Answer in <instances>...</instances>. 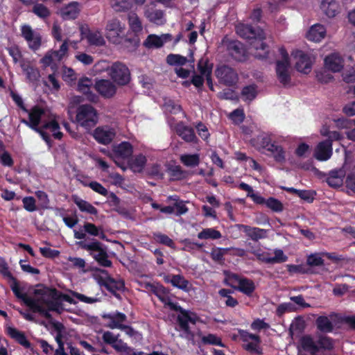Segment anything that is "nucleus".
Returning a JSON list of instances; mask_svg holds the SVG:
<instances>
[{
	"label": "nucleus",
	"mask_w": 355,
	"mask_h": 355,
	"mask_svg": "<svg viewBox=\"0 0 355 355\" xmlns=\"http://www.w3.org/2000/svg\"><path fill=\"white\" fill-rule=\"evenodd\" d=\"M6 334L20 345L26 349L31 347V343L27 339L24 331H19L15 327L8 326L6 328Z\"/></svg>",
	"instance_id": "nucleus-26"
},
{
	"label": "nucleus",
	"mask_w": 355,
	"mask_h": 355,
	"mask_svg": "<svg viewBox=\"0 0 355 355\" xmlns=\"http://www.w3.org/2000/svg\"><path fill=\"white\" fill-rule=\"evenodd\" d=\"M153 293L165 306L180 313L176 318L175 327V329L180 332L179 336L188 341H193L195 334L191 331L189 323L196 324L199 320L200 318L196 313L183 309L177 302H172L168 296L169 291L162 285L153 290Z\"/></svg>",
	"instance_id": "nucleus-2"
},
{
	"label": "nucleus",
	"mask_w": 355,
	"mask_h": 355,
	"mask_svg": "<svg viewBox=\"0 0 355 355\" xmlns=\"http://www.w3.org/2000/svg\"><path fill=\"white\" fill-rule=\"evenodd\" d=\"M164 112L176 114L181 111L180 105L175 103L172 100H166L163 105Z\"/></svg>",
	"instance_id": "nucleus-60"
},
{
	"label": "nucleus",
	"mask_w": 355,
	"mask_h": 355,
	"mask_svg": "<svg viewBox=\"0 0 355 355\" xmlns=\"http://www.w3.org/2000/svg\"><path fill=\"white\" fill-rule=\"evenodd\" d=\"M60 12L64 20L74 19L77 18L80 12V4L76 1L71 2L63 7Z\"/></svg>",
	"instance_id": "nucleus-29"
},
{
	"label": "nucleus",
	"mask_w": 355,
	"mask_h": 355,
	"mask_svg": "<svg viewBox=\"0 0 355 355\" xmlns=\"http://www.w3.org/2000/svg\"><path fill=\"white\" fill-rule=\"evenodd\" d=\"M320 133L322 136L327 137L326 140H331V141H338L341 139L340 134L337 131H329L327 128L323 127Z\"/></svg>",
	"instance_id": "nucleus-62"
},
{
	"label": "nucleus",
	"mask_w": 355,
	"mask_h": 355,
	"mask_svg": "<svg viewBox=\"0 0 355 355\" xmlns=\"http://www.w3.org/2000/svg\"><path fill=\"white\" fill-rule=\"evenodd\" d=\"M236 31L241 37L252 40L250 50L255 58L264 59L268 57V46L263 42L265 34L262 29H254L250 25L239 24L236 26Z\"/></svg>",
	"instance_id": "nucleus-3"
},
{
	"label": "nucleus",
	"mask_w": 355,
	"mask_h": 355,
	"mask_svg": "<svg viewBox=\"0 0 355 355\" xmlns=\"http://www.w3.org/2000/svg\"><path fill=\"white\" fill-rule=\"evenodd\" d=\"M301 345L302 348L306 351H309L312 354H315L319 352V347L315 343L313 338L309 336H305L301 339Z\"/></svg>",
	"instance_id": "nucleus-46"
},
{
	"label": "nucleus",
	"mask_w": 355,
	"mask_h": 355,
	"mask_svg": "<svg viewBox=\"0 0 355 355\" xmlns=\"http://www.w3.org/2000/svg\"><path fill=\"white\" fill-rule=\"evenodd\" d=\"M133 153V148L130 143L123 141L119 145L114 146L113 149V156L115 159H128Z\"/></svg>",
	"instance_id": "nucleus-27"
},
{
	"label": "nucleus",
	"mask_w": 355,
	"mask_h": 355,
	"mask_svg": "<svg viewBox=\"0 0 355 355\" xmlns=\"http://www.w3.org/2000/svg\"><path fill=\"white\" fill-rule=\"evenodd\" d=\"M144 15L150 23L157 26H162L166 22L164 11L157 8L156 3L154 2L144 6Z\"/></svg>",
	"instance_id": "nucleus-11"
},
{
	"label": "nucleus",
	"mask_w": 355,
	"mask_h": 355,
	"mask_svg": "<svg viewBox=\"0 0 355 355\" xmlns=\"http://www.w3.org/2000/svg\"><path fill=\"white\" fill-rule=\"evenodd\" d=\"M128 24L130 29L135 33L142 31V24L139 16L135 12H130L128 17Z\"/></svg>",
	"instance_id": "nucleus-47"
},
{
	"label": "nucleus",
	"mask_w": 355,
	"mask_h": 355,
	"mask_svg": "<svg viewBox=\"0 0 355 355\" xmlns=\"http://www.w3.org/2000/svg\"><path fill=\"white\" fill-rule=\"evenodd\" d=\"M24 208L29 211L33 212L37 210L35 199L32 196H26L22 198Z\"/></svg>",
	"instance_id": "nucleus-59"
},
{
	"label": "nucleus",
	"mask_w": 355,
	"mask_h": 355,
	"mask_svg": "<svg viewBox=\"0 0 355 355\" xmlns=\"http://www.w3.org/2000/svg\"><path fill=\"white\" fill-rule=\"evenodd\" d=\"M187 62V58L179 54H169L166 57V62L172 66H182Z\"/></svg>",
	"instance_id": "nucleus-55"
},
{
	"label": "nucleus",
	"mask_w": 355,
	"mask_h": 355,
	"mask_svg": "<svg viewBox=\"0 0 355 355\" xmlns=\"http://www.w3.org/2000/svg\"><path fill=\"white\" fill-rule=\"evenodd\" d=\"M238 333L239 336L241 337V339L243 342H248L249 340H252V341H259V336L257 334H254L252 333L248 332L246 330L243 329H238Z\"/></svg>",
	"instance_id": "nucleus-64"
},
{
	"label": "nucleus",
	"mask_w": 355,
	"mask_h": 355,
	"mask_svg": "<svg viewBox=\"0 0 355 355\" xmlns=\"http://www.w3.org/2000/svg\"><path fill=\"white\" fill-rule=\"evenodd\" d=\"M317 329L322 333H330L334 330V325L328 317L320 315L315 320Z\"/></svg>",
	"instance_id": "nucleus-36"
},
{
	"label": "nucleus",
	"mask_w": 355,
	"mask_h": 355,
	"mask_svg": "<svg viewBox=\"0 0 355 355\" xmlns=\"http://www.w3.org/2000/svg\"><path fill=\"white\" fill-rule=\"evenodd\" d=\"M316 344L320 349L331 350L334 348V340L333 338L324 336L319 335L316 340Z\"/></svg>",
	"instance_id": "nucleus-45"
},
{
	"label": "nucleus",
	"mask_w": 355,
	"mask_h": 355,
	"mask_svg": "<svg viewBox=\"0 0 355 355\" xmlns=\"http://www.w3.org/2000/svg\"><path fill=\"white\" fill-rule=\"evenodd\" d=\"M261 343V337L259 336V341H253L248 343L247 344L243 345V349L247 351L248 352L255 354V355H262L263 354V349L261 347L260 344Z\"/></svg>",
	"instance_id": "nucleus-50"
},
{
	"label": "nucleus",
	"mask_w": 355,
	"mask_h": 355,
	"mask_svg": "<svg viewBox=\"0 0 355 355\" xmlns=\"http://www.w3.org/2000/svg\"><path fill=\"white\" fill-rule=\"evenodd\" d=\"M279 51L282 55V60L277 62L276 72L279 82L283 85H286L291 80L288 72L290 67L288 55L283 48H281Z\"/></svg>",
	"instance_id": "nucleus-13"
},
{
	"label": "nucleus",
	"mask_w": 355,
	"mask_h": 355,
	"mask_svg": "<svg viewBox=\"0 0 355 355\" xmlns=\"http://www.w3.org/2000/svg\"><path fill=\"white\" fill-rule=\"evenodd\" d=\"M84 231L93 236H100L103 238L105 236L104 233L101 231V229L94 223L86 222L83 225Z\"/></svg>",
	"instance_id": "nucleus-53"
},
{
	"label": "nucleus",
	"mask_w": 355,
	"mask_h": 355,
	"mask_svg": "<svg viewBox=\"0 0 355 355\" xmlns=\"http://www.w3.org/2000/svg\"><path fill=\"white\" fill-rule=\"evenodd\" d=\"M229 280L231 282L225 283L227 286L248 297H251L255 291L254 282L247 277H241L239 275L232 273L229 276Z\"/></svg>",
	"instance_id": "nucleus-8"
},
{
	"label": "nucleus",
	"mask_w": 355,
	"mask_h": 355,
	"mask_svg": "<svg viewBox=\"0 0 355 355\" xmlns=\"http://www.w3.org/2000/svg\"><path fill=\"white\" fill-rule=\"evenodd\" d=\"M228 51L237 61H243L245 59V51L242 44L238 42H231L228 45Z\"/></svg>",
	"instance_id": "nucleus-34"
},
{
	"label": "nucleus",
	"mask_w": 355,
	"mask_h": 355,
	"mask_svg": "<svg viewBox=\"0 0 355 355\" xmlns=\"http://www.w3.org/2000/svg\"><path fill=\"white\" fill-rule=\"evenodd\" d=\"M202 342L205 345H212L220 347H225L221 338L213 334H209L202 338Z\"/></svg>",
	"instance_id": "nucleus-56"
},
{
	"label": "nucleus",
	"mask_w": 355,
	"mask_h": 355,
	"mask_svg": "<svg viewBox=\"0 0 355 355\" xmlns=\"http://www.w3.org/2000/svg\"><path fill=\"white\" fill-rule=\"evenodd\" d=\"M74 202L83 212H86L92 215H96L98 214L97 209L86 200L78 198L76 199Z\"/></svg>",
	"instance_id": "nucleus-42"
},
{
	"label": "nucleus",
	"mask_w": 355,
	"mask_h": 355,
	"mask_svg": "<svg viewBox=\"0 0 355 355\" xmlns=\"http://www.w3.org/2000/svg\"><path fill=\"white\" fill-rule=\"evenodd\" d=\"M332 142L324 140L318 143L314 150V157L319 161H327L333 154Z\"/></svg>",
	"instance_id": "nucleus-21"
},
{
	"label": "nucleus",
	"mask_w": 355,
	"mask_h": 355,
	"mask_svg": "<svg viewBox=\"0 0 355 355\" xmlns=\"http://www.w3.org/2000/svg\"><path fill=\"white\" fill-rule=\"evenodd\" d=\"M257 87L254 85L245 87L241 92V96L245 101H252L257 96Z\"/></svg>",
	"instance_id": "nucleus-57"
},
{
	"label": "nucleus",
	"mask_w": 355,
	"mask_h": 355,
	"mask_svg": "<svg viewBox=\"0 0 355 355\" xmlns=\"http://www.w3.org/2000/svg\"><path fill=\"white\" fill-rule=\"evenodd\" d=\"M110 7L116 12H126L132 8L130 0H110Z\"/></svg>",
	"instance_id": "nucleus-37"
},
{
	"label": "nucleus",
	"mask_w": 355,
	"mask_h": 355,
	"mask_svg": "<svg viewBox=\"0 0 355 355\" xmlns=\"http://www.w3.org/2000/svg\"><path fill=\"white\" fill-rule=\"evenodd\" d=\"M95 89L98 93L105 98L113 97L116 92L115 84L110 80L100 79L96 81L94 85Z\"/></svg>",
	"instance_id": "nucleus-18"
},
{
	"label": "nucleus",
	"mask_w": 355,
	"mask_h": 355,
	"mask_svg": "<svg viewBox=\"0 0 355 355\" xmlns=\"http://www.w3.org/2000/svg\"><path fill=\"white\" fill-rule=\"evenodd\" d=\"M28 307L33 311L34 313H38L42 316L44 317L46 319H51V314L49 313L50 311L49 309H46L43 307V306L40 304H37V302L34 300H28Z\"/></svg>",
	"instance_id": "nucleus-44"
},
{
	"label": "nucleus",
	"mask_w": 355,
	"mask_h": 355,
	"mask_svg": "<svg viewBox=\"0 0 355 355\" xmlns=\"http://www.w3.org/2000/svg\"><path fill=\"white\" fill-rule=\"evenodd\" d=\"M12 283L10 285V288L13 293L17 298L22 300L26 305L28 306V300H34L33 297H28L26 293H22V288L19 286L16 278L12 279Z\"/></svg>",
	"instance_id": "nucleus-39"
},
{
	"label": "nucleus",
	"mask_w": 355,
	"mask_h": 355,
	"mask_svg": "<svg viewBox=\"0 0 355 355\" xmlns=\"http://www.w3.org/2000/svg\"><path fill=\"white\" fill-rule=\"evenodd\" d=\"M102 318L107 322L105 326L112 329H119L121 330H126V333L130 336L132 335L133 329L130 326L123 324L126 321L127 316L125 313L119 311L103 313L101 315Z\"/></svg>",
	"instance_id": "nucleus-9"
},
{
	"label": "nucleus",
	"mask_w": 355,
	"mask_h": 355,
	"mask_svg": "<svg viewBox=\"0 0 355 355\" xmlns=\"http://www.w3.org/2000/svg\"><path fill=\"white\" fill-rule=\"evenodd\" d=\"M266 206L274 212H282L284 210V205L282 202L278 199L270 197L266 199Z\"/></svg>",
	"instance_id": "nucleus-54"
},
{
	"label": "nucleus",
	"mask_w": 355,
	"mask_h": 355,
	"mask_svg": "<svg viewBox=\"0 0 355 355\" xmlns=\"http://www.w3.org/2000/svg\"><path fill=\"white\" fill-rule=\"evenodd\" d=\"M242 230L252 240L257 241L267 237V230L255 227L242 225Z\"/></svg>",
	"instance_id": "nucleus-32"
},
{
	"label": "nucleus",
	"mask_w": 355,
	"mask_h": 355,
	"mask_svg": "<svg viewBox=\"0 0 355 355\" xmlns=\"http://www.w3.org/2000/svg\"><path fill=\"white\" fill-rule=\"evenodd\" d=\"M216 76L220 83L231 86L238 81V75L236 72L231 67L227 65L218 67L215 71Z\"/></svg>",
	"instance_id": "nucleus-15"
},
{
	"label": "nucleus",
	"mask_w": 355,
	"mask_h": 355,
	"mask_svg": "<svg viewBox=\"0 0 355 355\" xmlns=\"http://www.w3.org/2000/svg\"><path fill=\"white\" fill-rule=\"evenodd\" d=\"M92 85L93 83L92 79L87 77H83L80 78L78 81V90L85 96L87 101L92 103H97L99 100V97L91 90Z\"/></svg>",
	"instance_id": "nucleus-20"
},
{
	"label": "nucleus",
	"mask_w": 355,
	"mask_h": 355,
	"mask_svg": "<svg viewBox=\"0 0 355 355\" xmlns=\"http://www.w3.org/2000/svg\"><path fill=\"white\" fill-rule=\"evenodd\" d=\"M227 250V248H213L210 254L211 258L216 262H221L224 260V255Z\"/></svg>",
	"instance_id": "nucleus-58"
},
{
	"label": "nucleus",
	"mask_w": 355,
	"mask_h": 355,
	"mask_svg": "<svg viewBox=\"0 0 355 355\" xmlns=\"http://www.w3.org/2000/svg\"><path fill=\"white\" fill-rule=\"evenodd\" d=\"M76 120L80 126L91 128L98 122L97 111L90 105H81L77 108Z\"/></svg>",
	"instance_id": "nucleus-6"
},
{
	"label": "nucleus",
	"mask_w": 355,
	"mask_h": 355,
	"mask_svg": "<svg viewBox=\"0 0 355 355\" xmlns=\"http://www.w3.org/2000/svg\"><path fill=\"white\" fill-rule=\"evenodd\" d=\"M125 24L118 18L107 20L105 27V35L109 42L120 44L125 37Z\"/></svg>",
	"instance_id": "nucleus-7"
},
{
	"label": "nucleus",
	"mask_w": 355,
	"mask_h": 355,
	"mask_svg": "<svg viewBox=\"0 0 355 355\" xmlns=\"http://www.w3.org/2000/svg\"><path fill=\"white\" fill-rule=\"evenodd\" d=\"M326 35V28L321 24L313 25L306 34L309 40L315 42H320Z\"/></svg>",
	"instance_id": "nucleus-31"
},
{
	"label": "nucleus",
	"mask_w": 355,
	"mask_h": 355,
	"mask_svg": "<svg viewBox=\"0 0 355 355\" xmlns=\"http://www.w3.org/2000/svg\"><path fill=\"white\" fill-rule=\"evenodd\" d=\"M101 285L116 298H120L117 291H123L125 289V282L123 279H116L110 276L102 280Z\"/></svg>",
	"instance_id": "nucleus-22"
},
{
	"label": "nucleus",
	"mask_w": 355,
	"mask_h": 355,
	"mask_svg": "<svg viewBox=\"0 0 355 355\" xmlns=\"http://www.w3.org/2000/svg\"><path fill=\"white\" fill-rule=\"evenodd\" d=\"M253 141L254 142L253 145L259 150L272 155L277 162H282L285 159V151L282 147L272 143L268 135H260Z\"/></svg>",
	"instance_id": "nucleus-5"
},
{
	"label": "nucleus",
	"mask_w": 355,
	"mask_h": 355,
	"mask_svg": "<svg viewBox=\"0 0 355 355\" xmlns=\"http://www.w3.org/2000/svg\"><path fill=\"white\" fill-rule=\"evenodd\" d=\"M76 245L83 250L89 252L90 255L103 267H110L112 261L108 259L107 250L103 248V244L96 239H92L91 242L86 241H80L76 242Z\"/></svg>",
	"instance_id": "nucleus-4"
},
{
	"label": "nucleus",
	"mask_w": 355,
	"mask_h": 355,
	"mask_svg": "<svg viewBox=\"0 0 355 355\" xmlns=\"http://www.w3.org/2000/svg\"><path fill=\"white\" fill-rule=\"evenodd\" d=\"M87 42L91 45L103 46L105 40L99 31H89L86 35Z\"/></svg>",
	"instance_id": "nucleus-41"
},
{
	"label": "nucleus",
	"mask_w": 355,
	"mask_h": 355,
	"mask_svg": "<svg viewBox=\"0 0 355 355\" xmlns=\"http://www.w3.org/2000/svg\"><path fill=\"white\" fill-rule=\"evenodd\" d=\"M178 135L186 142H196L197 137L192 128L178 124L176 128Z\"/></svg>",
	"instance_id": "nucleus-33"
},
{
	"label": "nucleus",
	"mask_w": 355,
	"mask_h": 355,
	"mask_svg": "<svg viewBox=\"0 0 355 355\" xmlns=\"http://www.w3.org/2000/svg\"><path fill=\"white\" fill-rule=\"evenodd\" d=\"M153 238L157 243L164 245L172 249L175 248V244L174 241L166 234L161 232H156L153 234Z\"/></svg>",
	"instance_id": "nucleus-51"
},
{
	"label": "nucleus",
	"mask_w": 355,
	"mask_h": 355,
	"mask_svg": "<svg viewBox=\"0 0 355 355\" xmlns=\"http://www.w3.org/2000/svg\"><path fill=\"white\" fill-rule=\"evenodd\" d=\"M68 51V43L67 41H64L60 46L58 51H49L46 53L44 57L41 60V63L44 67L50 66L53 64L56 65L58 62H60L64 56L67 53Z\"/></svg>",
	"instance_id": "nucleus-16"
},
{
	"label": "nucleus",
	"mask_w": 355,
	"mask_h": 355,
	"mask_svg": "<svg viewBox=\"0 0 355 355\" xmlns=\"http://www.w3.org/2000/svg\"><path fill=\"white\" fill-rule=\"evenodd\" d=\"M21 36L26 41L30 49L37 51L42 45V36L40 33L35 31L29 25L21 27Z\"/></svg>",
	"instance_id": "nucleus-12"
},
{
	"label": "nucleus",
	"mask_w": 355,
	"mask_h": 355,
	"mask_svg": "<svg viewBox=\"0 0 355 355\" xmlns=\"http://www.w3.org/2000/svg\"><path fill=\"white\" fill-rule=\"evenodd\" d=\"M32 12L41 19H46L51 15L49 9L42 3H35Z\"/></svg>",
	"instance_id": "nucleus-52"
},
{
	"label": "nucleus",
	"mask_w": 355,
	"mask_h": 355,
	"mask_svg": "<svg viewBox=\"0 0 355 355\" xmlns=\"http://www.w3.org/2000/svg\"><path fill=\"white\" fill-rule=\"evenodd\" d=\"M198 69L202 76H207L211 74V67H210L207 60L201 59L198 63Z\"/></svg>",
	"instance_id": "nucleus-63"
},
{
	"label": "nucleus",
	"mask_w": 355,
	"mask_h": 355,
	"mask_svg": "<svg viewBox=\"0 0 355 355\" xmlns=\"http://www.w3.org/2000/svg\"><path fill=\"white\" fill-rule=\"evenodd\" d=\"M116 135L114 128L109 125L99 126L95 129L93 133L94 139L99 143L104 145L112 142Z\"/></svg>",
	"instance_id": "nucleus-17"
},
{
	"label": "nucleus",
	"mask_w": 355,
	"mask_h": 355,
	"mask_svg": "<svg viewBox=\"0 0 355 355\" xmlns=\"http://www.w3.org/2000/svg\"><path fill=\"white\" fill-rule=\"evenodd\" d=\"M320 7L322 12L329 17H335L340 10V3L338 0H322Z\"/></svg>",
	"instance_id": "nucleus-28"
},
{
	"label": "nucleus",
	"mask_w": 355,
	"mask_h": 355,
	"mask_svg": "<svg viewBox=\"0 0 355 355\" xmlns=\"http://www.w3.org/2000/svg\"><path fill=\"white\" fill-rule=\"evenodd\" d=\"M324 67L334 73L339 72L344 67V60L338 53H332L324 60Z\"/></svg>",
	"instance_id": "nucleus-24"
},
{
	"label": "nucleus",
	"mask_w": 355,
	"mask_h": 355,
	"mask_svg": "<svg viewBox=\"0 0 355 355\" xmlns=\"http://www.w3.org/2000/svg\"><path fill=\"white\" fill-rule=\"evenodd\" d=\"M20 66L23 71L26 73V78L29 81L35 82L39 79L40 72L36 68L25 63L24 62H21L20 63Z\"/></svg>",
	"instance_id": "nucleus-38"
},
{
	"label": "nucleus",
	"mask_w": 355,
	"mask_h": 355,
	"mask_svg": "<svg viewBox=\"0 0 355 355\" xmlns=\"http://www.w3.org/2000/svg\"><path fill=\"white\" fill-rule=\"evenodd\" d=\"M181 162L188 167H195L200 162V157L198 154H184L180 156Z\"/></svg>",
	"instance_id": "nucleus-48"
},
{
	"label": "nucleus",
	"mask_w": 355,
	"mask_h": 355,
	"mask_svg": "<svg viewBox=\"0 0 355 355\" xmlns=\"http://www.w3.org/2000/svg\"><path fill=\"white\" fill-rule=\"evenodd\" d=\"M171 40L172 35L169 33L162 34L161 35L151 34L149 35L144 42V45L148 49H158L163 46L165 43Z\"/></svg>",
	"instance_id": "nucleus-23"
},
{
	"label": "nucleus",
	"mask_w": 355,
	"mask_h": 355,
	"mask_svg": "<svg viewBox=\"0 0 355 355\" xmlns=\"http://www.w3.org/2000/svg\"><path fill=\"white\" fill-rule=\"evenodd\" d=\"M233 291L227 288H221L218 291V294L222 297H225V305L228 307L234 308L239 304V302L236 298L230 295Z\"/></svg>",
	"instance_id": "nucleus-49"
},
{
	"label": "nucleus",
	"mask_w": 355,
	"mask_h": 355,
	"mask_svg": "<svg viewBox=\"0 0 355 355\" xmlns=\"http://www.w3.org/2000/svg\"><path fill=\"white\" fill-rule=\"evenodd\" d=\"M295 57L298 58L296 62L297 70L304 73H308L311 68L310 58L301 51L295 53Z\"/></svg>",
	"instance_id": "nucleus-30"
},
{
	"label": "nucleus",
	"mask_w": 355,
	"mask_h": 355,
	"mask_svg": "<svg viewBox=\"0 0 355 355\" xmlns=\"http://www.w3.org/2000/svg\"><path fill=\"white\" fill-rule=\"evenodd\" d=\"M33 294L37 304L47 306L52 300H59V291L56 288H49L43 287L42 288L35 289Z\"/></svg>",
	"instance_id": "nucleus-14"
},
{
	"label": "nucleus",
	"mask_w": 355,
	"mask_h": 355,
	"mask_svg": "<svg viewBox=\"0 0 355 355\" xmlns=\"http://www.w3.org/2000/svg\"><path fill=\"white\" fill-rule=\"evenodd\" d=\"M6 334L20 345L26 349L31 347V343L27 339L24 331H19L15 327L8 326L6 328Z\"/></svg>",
	"instance_id": "nucleus-25"
},
{
	"label": "nucleus",
	"mask_w": 355,
	"mask_h": 355,
	"mask_svg": "<svg viewBox=\"0 0 355 355\" xmlns=\"http://www.w3.org/2000/svg\"><path fill=\"white\" fill-rule=\"evenodd\" d=\"M284 189L296 194L299 198L308 203L313 202L316 195V192L312 190H299L294 188H284Z\"/></svg>",
	"instance_id": "nucleus-35"
},
{
	"label": "nucleus",
	"mask_w": 355,
	"mask_h": 355,
	"mask_svg": "<svg viewBox=\"0 0 355 355\" xmlns=\"http://www.w3.org/2000/svg\"><path fill=\"white\" fill-rule=\"evenodd\" d=\"M107 71L111 79L119 85H125L130 80V72L125 64L120 62L113 63Z\"/></svg>",
	"instance_id": "nucleus-10"
},
{
	"label": "nucleus",
	"mask_w": 355,
	"mask_h": 355,
	"mask_svg": "<svg viewBox=\"0 0 355 355\" xmlns=\"http://www.w3.org/2000/svg\"><path fill=\"white\" fill-rule=\"evenodd\" d=\"M222 237L221 233L214 228L203 229L198 234V238L200 239H219Z\"/></svg>",
	"instance_id": "nucleus-43"
},
{
	"label": "nucleus",
	"mask_w": 355,
	"mask_h": 355,
	"mask_svg": "<svg viewBox=\"0 0 355 355\" xmlns=\"http://www.w3.org/2000/svg\"><path fill=\"white\" fill-rule=\"evenodd\" d=\"M146 157L142 154H139L130 162V168L134 172H141L146 163Z\"/></svg>",
	"instance_id": "nucleus-40"
},
{
	"label": "nucleus",
	"mask_w": 355,
	"mask_h": 355,
	"mask_svg": "<svg viewBox=\"0 0 355 355\" xmlns=\"http://www.w3.org/2000/svg\"><path fill=\"white\" fill-rule=\"evenodd\" d=\"M162 277L165 283L171 284L173 287L185 292L191 290V283L182 275L164 274Z\"/></svg>",
	"instance_id": "nucleus-19"
},
{
	"label": "nucleus",
	"mask_w": 355,
	"mask_h": 355,
	"mask_svg": "<svg viewBox=\"0 0 355 355\" xmlns=\"http://www.w3.org/2000/svg\"><path fill=\"white\" fill-rule=\"evenodd\" d=\"M25 112L28 114V119H21L20 122L38 133L49 146L51 145V139L48 131L52 133L55 139H60L62 137L58 123L48 110L35 105Z\"/></svg>",
	"instance_id": "nucleus-1"
},
{
	"label": "nucleus",
	"mask_w": 355,
	"mask_h": 355,
	"mask_svg": "<svg viewBox=\"0 0 355 355\" xmlns=\"http://www.w3.org/2000/svg\"><path fill=\"white\" fill-rule=\"evenodd\" d=\"M229 118L234 122L235 124H240L245 119V114L243 110L241 109H236L232 112L230 115Z\"/></svg>",
	"instance_id": "nucleus-61"
}]
</instances>
